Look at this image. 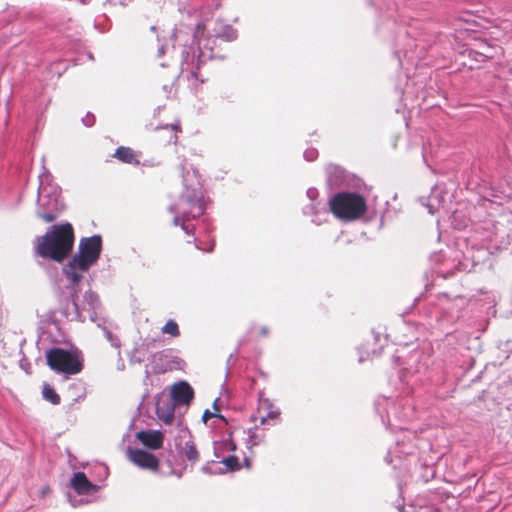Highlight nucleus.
Here are the masks:
<instances>
[{
  "mask_svg": "<svg viewBox=\"0 0 512 512\" xmlns=\"http://www.w3.org/2000/svg\"><path fill=\"white\" fill-rule=\"evenodd\" d=\"M183 180L185 191L180 200L171 207V211L176 213L173 220L174 224L181 225L182 229L189 233V228L184 224V221L202 215L204 206L197 173L193 171L190 175L188 172Z\"/></svg>",
  "mask_w": 512,
  "mask_h": 512,
  "instance_id": "obj_1",
  "label": "nucleus"
},
{
  "mask_svg": "<svg viewBox=\"0 0 512 512\" xmlns=\"http://www.w3.org/2000/svg\"><path fill=\"white\" fill-rule=\"evenodd\" d=\"M74 242L73 228L69 223L54 225L38 238L37 253L43 258L61 262L71 251Z\"/></svg>",
  "mask_w": 512,
  "mask_h": 512,
  "instance_id": "obj_2",
  "label": "nucleus"
},
{
  "mask_svg": "<svg viewBox=\"0 0 512 512\" xmlns=\"http://www.w3.org/2000/svg\"><path fill=\"white\" fill-rule=\"evenodd\" d=\"M101 252V237L92 236L83 239L80 243L79 253L75 255L64 267L63 272L71 285L78 284L83 273L88 271L99 258Z\"/></svg>",
  "mask_w": 512,
  "mask_h": 512,
  "instance_id": "obj_3",
  "label": "nucleus"
},
{
  "mask_svg": "<svg viewBox=\"0 0 512 512\" xmlns=\"http://www.w3.org/2000/svg\"><path fill=\"white\" fill-rule=\"evenodd\" d=\"M329 205L333 214L345 221L355 220L366 211L365 199L354 193H339L330 200Z\"/></svg>",
  "mask_w": 512,
  "mask_h": 512,
  "instance_id": "obj_4",
  "label": "nucleus"
},
{
  "mask_svg": "<svg viewBox=\"0 0 512 512\" xmlns=\"http://www.w3.org/2000/svg\"><path fill=\"white\" fill-rule=\"evenodd\" d=\"M47 364L57 373L77 374L82 370V361L77 351L53 348L46 353Z\"/></svg>",
  "mask_w": 512,
  "mask_h": 512,
  "instance_id": "obj_5",
  "label": "nucleus"
},
{
  "mask_svg": "<svg viewBox=\"0 0 512 512\" xmlns=\"http://www.w3.org/2000/svg\"><path fill=\"white\" fill-rule=\"evenodd\" d=\"M45 190L46 189L43 186H40L37 215L45 222L50 223L57 218L63 206L58 200L57 196L53 197L52 199H47Z\"/></svg>",
  "mask_w": 512,
  "mask_h": 512,
  "instance_id": "obj_6",
  "label": "nucleus"
},
{
  "mask_svg": "<svg viewBox=\"0 0 512 512\" xmlns=\"http://www.w3.org/2000/svg\"><path fill=\"white\" fill-rule=\"evenodd\" d=\"M127 457L133 464L142 469L156 471L159 467L157 457L141 449H128Z\"/></svg>",
  "mask_w": 512,
  "mask_h": 512,
  "instance_id": "obj_7",
  "label": "nucleus"
},
{
  "mask_svg": "<svg viewBox=\"0 0 512 512\" xmlns=\"http://www.w3.org/2000/svg\"><path fill=\"white\" fill-rule=\"evenodd\" d=\"M76 291L72 287L71 297L73 301V305L78 313L80 318L85 319V316L82 315L83 311H87L89 313V318L92 321H95L96 309L99 306V300L95 293L88 291L84 295V303L80 304L78 299L75 298Z\"/></svg>",
  "mask_w": 512,
  "mask_h": 512,
  "instance_id": "obj_8",
  "label": "nucleus"
},
{
  "mask_svg": "<svg viewBox=\"0 0 512 512\" xmlns=\"http://www.w3.org/2000/svg\"><path fill=\"white\" fill-rule=\"evenodd\" d=\"M194 397L193 388L185 381L172 386L171 400L176 404L189 405Z\"/></svg>",
  "mask_w": 512,
  "mask_h": 512,
  "instance_id": "obj_9",
  "label": "nucleus"
},
{
  "mask_svg": "<svg viewBox=\"0 0 512 512\" xmlns=\"http://www.w3.org/2000/svg\"><path fill=\"white\" fill-rule=\"evenodd\" d=\"M70 484L79 495H89L98 490V486L91 483L83 472L74 473Z\"/></svg>",
  "mask_w": 512,
  "mask_h": 512,
  "instance_id": "obj_10",
  "label": "nucleus"
},
{
  "mask_svg": "<svg viewBox=\"0 0 512 512\" xmlns=\"http://www.w3.org/2000/svg\"><path fill=\"white\" fill-rule=\"evenodd\" d=\"M136 437L144 446L150 449L161 448L164 441V435L159 430L140 431Z\"/></svg>",
  "mask_w": 512,
  "mask_h": 512,
  "instance_id": "obj_11",
  "label": "nucleus"
},
{
  "mask_svg": "<svg viewBox=\"0 0 512 512\" xmlns=\"http://www.w3.org/2000/svg\"><path fill=\"white\" fill-rule=\"evenodd\" d=\"M175 403L171 399L159 398L156 402V414L165 424H171L174 420Z\"/></svg>",
  "mask_w": 512,
  "mask_h": 512,
  "instance_id": "obj_12",
  "label": "nucleus"
},
{
  "mask_svg": "<svg viewBox=\"0 0 512 512\" xmlns=\"http://www.w3.org/2000/svg\"><path fill=\"white\" fill-rule=\"evenodd\" d=\"M114 157H116L120 161L128 163V164H138L139 163V160L137 159V155L129 147H119L115 151Z\"/></svg>",
  "mask_w": 512,
  "mask_h": 512,
  "instance_id": "obj_13",
  "label": "nucleus"
},
{
  "mask_svg": "<svg viewBox=\"0 0 512 512\" xmlns=\"http://www.w3.org/2000/svg\"><path fill=\"white\" fill-rule=\"evenodd\" d=\"M183 453H184L185 457L191 462H195L198 460L199 454H198L196 447L194 446V444L192 442L185 443V446L183 448Z\"/></svg>",
  "mask_w": 512,
  "mask_h": 512,
  "instance_id": "obj_14",
  "label": "nucleus"
},
{
  "mask_svg": "<svg viewBox=\"0 0 512 512\" xmlns=\"http://www.w3.org/2000/svg\"><path fill=\"white\" fill-rule=\"evenodd\" d=\"M43 397L53 404H58L60 402L59 395L47 384L43 387Z\"/></svg>",
  "mask_w": 512,
  "mask_h": 512,
  "instance_id": "obj_15",
  "label": "nucleus"
},
{
  "mask_svg": "<svg viewBox=\"0 0 512 512\" xmlns=\"http://www.w3.org/2000/svg\"><path fill=\"white\" fill-rule=\"evenodd\" d=\"M162 332L164 334H169L172 337H177L179 335V328L177 323L174 320H168L163 326Z\"/></svg>",
  "mask_w": 512,
  "mask_h": 512,
  "instance_id": "obj_16",
  "label": "nucleus"
},
{
  "mask_svg": "<svg viewBox=\"0 0 512 512\" xmlns=\"http://www.w3.org/2000/svg\"><path fill=\"white\" fill-rule=\"evenodd\" d=\"M216 35L227 41L234 40L237 37L236 31L230 26H225L223 31H216Z\"/></svg>",
  "mask_w": 512,
  "mask_h": 512,
  "instance_id": "obj_17",
  "label": "nucleus"
},
{
  "mask_svg": "<svg viewBox=\"0 0 512 512\" xmlns=\"http://www.w3.org/2000/svg\"><path fill=\"white\" fill-rule=\"evenodd\" d=\"M222 463L225 464V466L229 469V470H236L239 468V463H238V459L234 456H229L227 458H224L222 460Z\"/></svg>",
  "mask_w": 512,
  "mask_h": 512,
  "instance_id": "obj_18",
  "label": "nucleus"
},
{
  "mask_svg": "<svg viewBox=\"0 0 512 512\" xmlns=\"http://www.w3.org/2000/svg\"><path fill=\"white\" fill-rule=\"evenodd\" d=\"M104 334H105V337L111 343L112 346H114V347H119L120 346L119 339L114 337L113 334L109 330L104 329Z\"/></svg>",
  "mask_w": 512,
  "mask_h": 512,
  "instance_id": "obj_19",
  "label": "nucleus"
},
{
  "mask_svg": "<svg viewBox=\"0 0 512 512\" xmlns=\"http://www.w3.org/2000/svg\"><path fill=\"white\" fill-rule=\"evenodd\" d=\"M436 199H437V196H436L435 192H433L429 198V203L427 204L429 213H431V214H433L436 210V206L434 204V200H436Z\"/></svg>",
  "mask_w": 512,
  "mask_h": 512,
  "instance_id": "obj_20",
  "label": "nucleus"
},
{
  "mask_svg": "<svg viewBox=\"0 0 512 512\" xmlns=\"http://www.w3.org/2000/svg\"><path fill=\"white\" fill-rule=\"evenodd\" d=\"M204 30H205L204 25H202V24H198V25H197V27H196V31H195V33H194V39H195L198 43L200 42V37L203 35Z\"/></svg>",
  "mask_w": 512,
  "mask_h": 512,
  "instance_id": "obj_21",
  "label": "nucleus"
},
{
  "mask_svg": "<svg viewBox=\"0 0 512 512\" xmlns=\"http://www.w3.org/2000/svg\"><path fill=\"white\" fill-rule=\"evenodd\" d=\"M305 158L308 161H312L317 157V151L315 149H309L304 153Z\"/></svg>",
  "mask_w": 512,
  "mask_h": 512,
  "instance_id": "obj_22",
  "label": "nucleus"
},
{
  "mask_svg": "<svg viewBox=\"0 0 512 512\" xmlns=\"http://www.w3.org/2000/svg\"><path fill=\"white\" fill-rule=\"evenodd\" d=\"M213 416H216V417H220V418H223L221 415H217V414H213L211 413L209 410H206L204 413H203V416H202V419L203 421L206 423L207 420Z\"/></svg>",
  "mask_w": 512,
  "mask_h": 512,
  "instance_id": "obj_23",
  "label": "nucleus"
},
{
  "mask_svg": "<svg viewBox=\"0 0 512 512\" xmlns=\"http://www.w3.org/2000/svg\"><path fill=\"white\" fill-rule=\"evenodd\" d=\"M94 121V116L89 114L83 119V122L86 126H92L94 124Z\"/></svg>",
  "mask_w": 512,
  "mask_h": 512,
  "instance_id": "obj_24",
  "label": "nucleus"
},
{
  "mask_svg": "<svg viewBox=\"0 0 512 512\" xmlns=\"http://www.w3.org/2000/svg\"><path fill=\"white\" fill-rule=\"evenodd\" d=\"M260 441H261V439H258V438L255 436V434H254V433L250 435V443H251V444H250V447H252V446H255V445L259 444V443H260Z\"/></svg>",
  "mask_w": 512,
  "mask_h": 512,
  "instance_id": "obj_25",
  "label": "nucleus"
},
{
  "mask_svg": "<svg viewBox=\"0 0 512 512\" xmlns=\"http://www.w3.org/2000/svg\"><path fill=\"white\" fill-rule=\"evenodd\" d=\"M69 502L71 503L72 506L76 507L78 505H81L83 503H85L83 500H77L75 498H72L71 496H69Z\"/></svg>",
  "mask_w": 512,
  "mask_h": 512,
  "instance_id": "obj_26",
  "label": "nucleus"
},
{
  "mask_svg": "<svg viewBox=\"0 0 512 512\" xmlns=\"http://www.w3.org/2000/svg\"><path fill=\"white\" fill-rule=\"evenodd\" d=\"M317 194H318V192H317V190H316V189H309V190L307 191V195H308V197H309V198H311V199L316 198Z\"/></svg>",
  "mask_w": 512,
  "mask_h": 512,
  "instance_id": "obj_27",
  "label": "nucleus"
},
{
  "mask_svg": "<svg viewBox=\"0 0 512 512\" xmlns=\"http://www.w3.org/2000/svg\"><path fill=\"white\" fill-rule=\"evenodd\" d=\"M278 415H279L278 411H271L268 413L267 417L268 418H276Z\"/></svg>",
  "mask_w": 512,
  "mask_h": 512,
  "instance_id": "obj_28",
  "label": "nucleus"
},
{
  "mask_svg": "<svg viewBox=\"0 0 512 512\" xmlns=\"http://www.w3.org/2000/svg\"><path fill=\"white\" fill-rule=\"evenodd\" d=\"M267 418L268 417H265V416L261 417L260 424H262V425L265 424L267 422Z\"/></svg>",
  "mask_w": 512,
  "mask_h": 512,
  "instance_id": "obj_29",
  "label": "nucleus"
},
{
  "mask_svg": "<svg viewBox=\"0 0 512 512\" xmlns=\"http://www.w3.org/2000/svg\"><path fill=\"white\" fill-rule=\"evenodd\" d=\"M158 52H159L160 55H162L164 53V48L161 47Z\"/></svg>",
  "mask_w": 512,
  "mask_h": 512,
  "instance_id": "obj_30",
  "label": "nucleus"
}]
</instances>
